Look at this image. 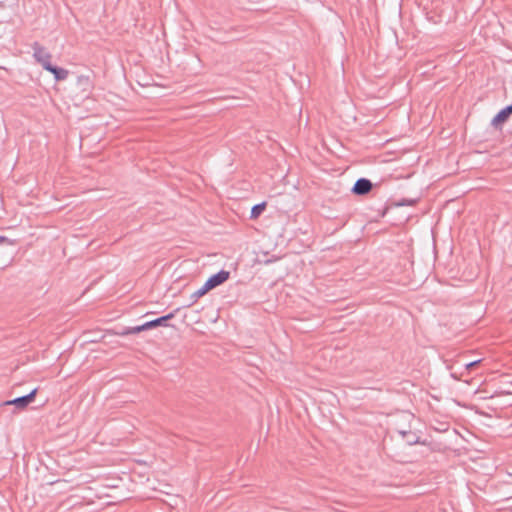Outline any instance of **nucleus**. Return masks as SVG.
<instances>
[{
  "label": "nucleus",
  "mask_w": 512,
  "mask_h": 512,
  "mask_svg": "<svg viewBox=\"0 0 512 512\" xmlns=\"http://www.w3.org/2000/svg\"><path fill=\"white\" fill-rule=\"evenodd\" d=\"M46 71L52 73L54 75V78L57 81H63L65 79H67V77L69 75V71L68 70H66L64 68L56 67L54 65H51L50 67H47Z\"/></svg>",
  "instance_id": "423d86ee"
},
{
  "label": "nucleus",
  "mask_w": 512,
  "mask_h": 512,
  "mask_svg": "<svg viewBox=\"0 0 512 512\" xmlns=\"http://www.w3.org/2000/svg\"><path fill=\"white\" fill-rule=\"evenodd\" d=\"M211 289L207 287V284L205 283L201 288L196 290L192 295L191 299L192 302L189 305L194 304L200 297L204 296L207 292H209Z\"/></svg>",
  "instance_id": "9b49d317"
},
{
  "label": "nucleus",
  "mask_w": 512,
  "mask_h": 512,
  "mask_svg": "<svg viewBox=\"0 0 512 512\" xmlns=\"http://www.w3.org/2000/svg\"><path fill=\"white\" fill-rule=\"evenodd\" d=\"M145 327H146V323L139 325V326H135V327H128V328L123 329L119 334L122 336L130 335V334H137V333L147 330V328H145Z\"/></svg>",
  "instance_id": "9d476101"
},
{
  "label": "nucleus",
  "mask_w": 512,
  "mask_h": 512,
  "mask_svg": "<svg viewBox=\"0 0 512 512\" xmlns=\"http://www.w3.org/2000/svg\"><path fill=\"white\" fill-rule=\"evenodd\" d=\"M480 362H481V360H476V361L469 362V363L465 364V368L467 370H470L473 367H475L476 365H478Z\"/></svg>",
  "instance_id": "ddd939ff"
},
{
  "label": "nucleus",
  "mask_w": 512,
  "mask_h": 512,
  "mask_svg": "<svg viewBox=\"0 0 512 512\" xmlns=\"http://www.w3.org/2000/svg\"><path fill=\"white\" fill-rule=\"evenodd\" d=\"M372 187H373L372 182L369 179L360 178L355 182V184L352 188V192L355 195L362 196V195L368 194L371 191Z\"/></svg>",
  "instance_id": "20e7f679"
},
{
  "label": "nucleus",
  "mask_w": 512,
  "mask_h": 512,
  "mask_svg": "<svg viewBox=\"0 0 512 512\" xmlns=\"http://www.w3.org/2000/svg\"><path fill=\"white\" fill-rule=\"evenodd\" d=\"M174 317V313L167 314L160 318L154 319L152 321L146 322L147 330L158 327V326H166V322Z\"/></svg>",
  "instance_id": "0eeeda50"
},
{
  "label": "nucleus",
  "mask_w": 512,
  "mask_h": 512,
  "mask_svg": "<svg viewBox=\"0 0 512 512\" xmlns=\"http://www.w3.org/2000/svg\"><path fill=\"white\" fill-rule=\"evenodd\" d=\"M511 114H512V104L506 106L501 111H499V113L496 114L495 117L492 119L491 124L494 127H497L498 125H500V124L504 123L505 121H507V119L509 118V116Z\"/></svg>",
  "instance_id": "39448f33"
},
{
  "label": "nucleus",
  "mask_w": 512,
  "mask_h": 512,
  "mask_svg": "<svg viewBox=\"0 0 512 512\" xmlns=\"http://www.w3.org/2000/svg\"><path fill=\"white\" fill-rule=\"evenodd\" d=\"M37 389L32 390L29 394L15 398L10 401H6V405H14L18 409L26 408L35 398Z\"/></svg>",
  "instance_id": "f03ea898"
},
{
  "label": "nucleus",
  "mask_w": 512,
  "mask_h": 512,
  "mask_svg": "<svg viewBox=\"0 0 512 512\" xmlns=\"http://www.w3.org/2000/svg\"><path fill=\"white\" fill-rule=\"evenodd\" d=\"M77 85L83 92H90L93 86L90 77L86 75H81L78 77Z\"/></svg>",
  "instance_id": "6e6552de"
},
{
  "label": "nucleus",
  "mask_w": 512,
  "mask_h": 512,
  "mask_svg": "<svg viewBox=\"0 0 512 512\" xmlns=\"http://www.w3.org/2000/svg\"><path fill=\"white\" fill-rule=\"evenodd\" d=\"M399 434L409 445H413L419 442V437L414 432L401 430L399 431Z\"/></svg>",
  "instance_id": "1a4fd4ad"
},
{
  "label": "nucleus",
  "mask_w": 512,
  "mask_h": 512,
  "mask_svg": "<svg viewBox=\"0 0 512 512\" xmlns=\"http://www.w3.org/2000/svg\"><path fill=\"white\" fill-rule=\"evenodd\" d=\"M265 208H266V203L265 202H262L260 204L254 205L252 207V209H251L250 218L251 219H257L262 214V212L265 210Z\"/></svg>",
  "instance_id": "f8f14e48"
},
{
  "label": "nucleus",
  "mask_w": 512,
  "mask_h": 512,
  "mask_svg": "<svg viewBox=\"0 0 512 512\" xmlns=\"http://www.w3.org/2000/svg\"><path fill=\"white\" fill-rule=\"evenodd\" d=\"M229 276V271L220 270L218 273L209 277L205 283L207 284V287H209L212 290L217 286L223 284L225 281H227L229 279Z\"/></svg>",
  "instance_id": "7ed1b4c3"
},
{
  "label": "nucleus",
  "mask_w": 512,
  "mask_h": 512,
  "mask_svg": "<svg viewBox=\"0 0 512 512\" xmlns=\"http://www.w3.org/2000/svg\"><path fill=\"white\" fill-rule=\"evenodd\" d=\"M1 244L13 245V242L9 240L7 237L0 235V245Z\"/></svg>",
  "instance_id": "4468645a"
},
{
  "label": "nucleus",
  "mask_w": 512,
  "mask_h": 512,
  "mask_svg": "<svg viewBox=\"0 0 512 512\" xmlns=\"http://www.w3.org/2000/svg\"><path fill=\"white\" fill-rule=\"evenodd\" d=\"M32 49L33 57L35 58L36 62H38L43 67V69L47 70V67L52 65V55L47 51L45 47L41 46L37 42L32 45Z\"/></svg>",
  "instance_id": "f257e3e1"
}]
</instances>
